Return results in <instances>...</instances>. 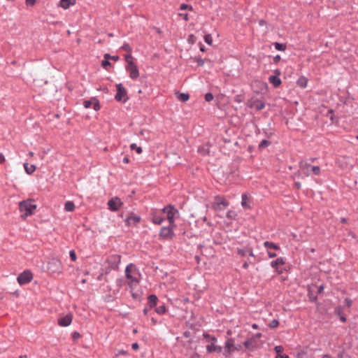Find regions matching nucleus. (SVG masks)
Masks as SVG:
<instances>
[{
	"label": "nucleus",
	"mask_w": 358,
	"mask_h": 358,
	"mask_svg": "<svg viewBox=\"0 0 358 358\" xmlns=\"http://www.w3.org/2000/svg\"><path fill=\"white\" fill-rule=\"evenodd\" d=\"M251 106H254L257 110H262L265 107V103L262 101L256 99L253 101Z\"/></svg>",
	"instance_id": "26"
},
{
	"label": "nucleus",
	"mask_w": 358,
	"mask_h": 358,
	"mask_svg": "<svg viewBox=\"0 0 358 358\" xmlns=\"http://www.w3.org/2000/svg\"><path fill=\"white\" fill-rule=\"evenodd\" d=\"M73 320V315L71 313L58 319V324L61 327H68Z\"/></svg>",
	"instance_id": "16"
},
{
	"label": "nucleus",
	"mask_w": 358,
	"mask_h": 358,
	"mask_svg": "<svg viewBox=\"0 0 358 358\" xmlns=\"http://www.w3.org/2000/svg\"><path fill=\"white\" fill-rule=\"evenodd\" d=\"M273 73H274L273 76H278V77H279L280 76V74H281V71H280V69H275L273 71Z\"/></svg>",
	"instance_id": "63"
},
{
	"label": "nucleus",
	"mask_w": 358,
	"mask_h": 358,
	"mask_svg": "<svg viewBox=\"0 0 358 358\" xmlns=\"http://www.w3.org/2000/svg\"><path fill=\"white\" fill-rule=\"evenodd\" d=\"M338 358H349V357L344 352H341L338 354Z\"/></svg>",
	"instance_id": "55"
},
{
	"label": "nucleus",
	"mask_w": 358,
	"mask_h": 358,
	"mask_svg": "<svg viewBox=\"0 0 358 358\" xmlns=\"http://www.w3.org/2000/svg\"><path fill=\"white\" fill-rule=\"evenodd\" d=\"M120 261H121V256L119 255H110L106 259V262L108 263L110 269H113V270L118 269V266L120 263Z\"/></svg>",
	"instance_id": "11"
},
{
	"label": "nucleus",
	"mask_w": 358,
	"mask_h": 358,
	"mask_svg": "<svg viewBox=\"0 0 358 358\" xmlns=\"http://www.w3.org/2000/svg\"><path fill=\"white\" fill-rule=\"evenodd\" d=\"M141 221V217L139 215H135L134 213H131L125 220L124 223L127 227H136Z\"/></svg>",
	"instance_id": "9"
},
{
	"label": "nucleus",
	"mask_w": 358,
	"mask_h": 358,
	"mask_svg": "<svg viewBox=\"0 0 358 358\" xmlns=\"http://www.w3.org/2000/svg\"><path fill=\"white\" fill-rule=\"evenodd\" d=\"M271 144V142L266 140V139H264L261 141V143L259 144L258 145V149L259 150H262L263 149H264L265 148L268 147V145H270Z\"/></svg>",
	"instance_id": "31"
},
{
	"label": "nucleus",
	"mask_w": 358,
	"mask_h": 358,
	"mask_svg": "<svg viewBox=\"0 0 358 358\" xmlns=\"http://www.w3.org/2000/svg\"><path fill=\"white\" fill-rule=\"evenodd\" d=\"M273 45L275 46V48L279 51H284L287 48V45L285 43H280L275 42L273 43Z\"/></svg>",
	"instance_id": "33"
},
{
	"label": "nucleus",
	"mask_w": 358,
	"mask_h": 358,
	"mask_svg": "<svg viewBox=\"0 0 358 358\" xmlns=\"http://www.w3.org/2000/svg\"><path fill=\"white\" fill-rule=\"evenodd\" d=\"M227 217L230 219V220H236V216H237V214L235 211L234 210H229L227 213Z\"/></svg>",
	"instance_id": "36"
},
{
	"label": "nucleus",
	"mask_w": 358,
	"mask_h": 358,
	"mask_svg": "<svg viewBox=\"0 0 358 358\" xmlns=\"http://www.w3.org/2000/svg\"><path fill=\"white\" fill-rule=\"evenodd\" d=\"M124 59H125L126 62L127 63V65H129L130 62H134V58L132 57L131 53H128L127 55H126L124 57Z\"/></svg>",
	"instance_id": "41"
},
{
	"label": "nucleus",
	"mask_w": 358,
	"mask_h": 358,
	"mask_svg": "<svg viewBox=\"0 0 358 358\" xmlns=\"http://www.w3.org/2000/svg\"><path fill=\"white\" fill-rule=\"evenodd\" d=\"M285 262L284 260V258L279 257V258H277L275 260L271 262V265L272 268H275L279 273H281L282 271H278V266L280 265H283V264H285Z\"/></svg>",
	"instance_id": "20"
},
{
	"label": "nucleus",
	"mask_w": 358,
	"mask_h": 358,
	"mask_svg": "<svg viewBox=\"0 0 358 358\" xmlns=\"http://www.w3.org/2000/svg\"><path fill=\"white\" fill-rule=\"evenodd\" d=\"M195 60L197 62L198 66H203L204 60L202 58L198 57V58H196Z\"/></svg>",
	"instance_id": "51"
},
{
	"label": "nucleus",
	"mask_w": 358,
	"mask_h": 358,
	"mask_svg": "<svg viewBox=\"0 0 358 358\" xmlns=\"http://www.w3.org/2000/svg\"><path fill=\"white\" fill-rule=\"evenodd\" d=\"M177 98L178 100L185 102L189 99V94L188 93H179L176 92Z\"/></svg>",
	"instance_id": "29"
},
{
	"label": "nucleus",
	"mask_w": 358,
	"mask_h": 358,
	"mask_svg": "<svg viewBox=\"0 0 358 358\" xmlns=\"http://www.w3.org/2000/svg\"><path fill=\"white\" fill-rule=\"evenodd\" d=\"M187 41L189 43H192L193 44L195 41H196V37L194 34H190L188 36V38H187Z\"/></svg>",
	"instance_id": "49"
},
{
	"label": "nucleus",
	"mask_w": 358,
	"mask_h": 358,
	"mask_svg": "<svg viewBox=\"0 0 358 358\" xmlns=\"http://www.w3.org/2000/svg\"><path fill=\"white\" fill-rule=\"evenodd\" d=\"M174 235L173 228L167 227L161 228L159 234V238L164 240H171L173 238Z\"/></svg>",
	"instance_id": "13"
},
{
	"label": "nucleus",
	"mask_w": 358,
	"mask_h": 358,
	"mask_svg": "<svg viewBox=\"0 0 358 358\" xmlns=\"http://www.w3.org/2000/svg\"><path fill=\"white\" fill-rule=\"evenodd\" d=\"M255 342V338L254 336L250 338L247 339L243 343V345L248 350H252L254 348L253 343Z\"/></svg>",
	"instance_id": "24"
},
{
	"label": "nucleus",
	"mask_w": 358,
	"mask_h": 358,
	"mask_svg": "<svg viewBox=\"0 0 358 358\" xmlns=\"http://www.w3.org/2000/svg\"><path fill=\"white\" fill-rule=\"evenodd\" d=\"M204 41H205L207 44H208V45H212V43H213V38H212L211 34H206V35L204 36Z\"/></svg>",
	"instance_id": "37"
},
{
	"label": "nucleus",
	"mask_w": 358,
	"mask_h": 358,
	"mask_svg": "<svg viewBox=\"0 0 358 358\" xmlns=\"http://www.w3.org/2000/svg\"><path fill=\"white\" fill-rule=\"evenodd\" d=\"M268 255L270 258H274L277 256V254L273 252L268 251Z\"/></svg>",
	"instance_id": "62"
},
{
	"label": "nucleus",
	"mask_w": 358,
	"mask_h": 358,
	"mask_svg": "<svg viewBox=\"0 0 358 358\" xmlns=\"http://www.w3.org/2000/svg\"><path fill=\"white\" fill-rule=\"evenodd\" d=\"M131 348L133 350H137L139 349V345L138 343H134L132 345H131Z\"/></svg>",
	"instance_id": "61"
},
{
	"label": "nucleus",
	"mask_w": 358,
	"mask_h": 358,
	"mask_svg": "<svg viewBox=\"0 0 358 358\" xmlns=\"http://www.w3.org/2000/svg\"><path fill=\"white\" fill-rule=\"evenodd\" d=\"M80 337V334L78 331H74L72 334V338L73 340H77Z\"/></svg>",
	"instance_id": "52"
},
{
	"label": "nucleus",
	"mask_w": 358,
	"mask_h": 358,
	"mask_svg": "<svg viewBox=\"0 0 358 358\" xmlns=\"http://www.w3.org/2000/svg\"><path fill=\"white\" fill-rule=\"evenodd\" d=\"M129 353L127 350H119L118 352H117V355H128Z\"/></svg>",
	"instance_id": "54"
},
{
	"label": "nucleus",
	"mask_w": 358,
	"mask_h": 358,
	"mask_svg": "<svg viewBox=\"0 0 358 358\" xmlns=\"http://www.w3.org/2000/svg\"><path fill=\"white\" fill-rule=\"evenodd\" d=\"M264 246L267 249H273L275 250H278L280 249V246L273 242L265 241L264 243Z\"/></svg>",
	"instance_id": "28"
},
{
	"label": "nucleus",
	"mask_w": 358,
	"mask_h": 358,
	"mask_svg": "<svg viewBox=\"0 0 358 358\" xmlns=\"http://www.w3.org/2000/svg\"><path fill=\"white\" fill-rule=\"evenodd\" d=\"M107 204L108 208L110 210L113 212H116L123 205V203L122 202L121 199L119 197L115 196L110 199L108 201Z\"/></svg>",
	"instance_id": "10"
},
{
	"label": "nucleus",
	"mask_w": 358,
	"mask_h": 358,
	"mask_svg": "<svg viewBox=\"0 0 358 358\" xmlns=\"http://www.w3.org/2000/svg\"><path fill=\"white\" fill-rule=\"evenodd\" d=\"M36 0H25L26 4L27 6H33L35 5Z\"/></svg>",
	"instance_id": "53"
},
{
	"label": "nucleus",
	"mask_w": 358,
	"mask_h": 358,
	"mask_svg": "<svg viewBox=\"0 0 358 358\" xmlns=\"http://www.w3.org/2000/svg\"><path fill=\"white\" fill-rule=\"evenodd\" d=\"M33 274L29 270H25L17 276V282L20 285H25L31 281Z\"/></svg>",
	"instance_id": "7"
},
{
	"label": "nucleus",
	"mask_w": 358,
	"mask_h": 358,
	"mask_svg": "<svg viewBox=\"0 0 358 358\" xmlns=\"http://www.w3.org/2000/svg\"><path fill=\"white\" fill-rule=\"evenodd\" d=\"M130 149L131 150H136L138 154H141L143 152L142 148L140 146H138L136 143H131L130 145Z\"/></svg>",
	"instance_id": "35"
},
{
	"label": "nucleus",
	"mask_w": 358,
	"mask_h": 358,
	"mask_svg": "<svg viewBox=\"0 0 358 358\" xmlns=\"http://www.w3.org/2000/svg\"><path fill=\"white\" fill-rule=\"evenodd\" d=\"M352 304V301L350 298H345L344 300V306L350 308Z\"/></svg>",
	"instance_id": "48"
},
{
	"label": "nucleus",
	"mask_w": 358,
	"mask_h": 358,
	"mask_svg": "<svg viewBox=\"0 0 358 358\" xmlns=\"http://www.w3.org/2000/svg\"><path fill=\"white\" fill-rule=\"evenodd\" d=\"M214 98L213 94L211 92H208L205 94V100L207 102L211 101Z\"/></svg>",
	"instance_id": "46"
},
{
	"label": "nucleus",
	"mask_w": 358,
	"mask_h": 358,
	"mask_svg": "<svg viewBox=\"0 0 358 358\" xmlns=\"http://www.w3.org/2000/svg\"><path fill=\"white\" fill-rule=\"evenodd\" d=\"M242 348H243V345H241V344H238V345H235V347H234V352L235 351H241L242 350Z\"/></svg>",
	"instance_id": "56"
},
{
	"label": "nucleus",
	"mask_w": 358,
	"mask_h": 358,
	"mask_svg": "<svg viewBox=\"0 0 358 358\" xmlns=\"http://www.w3.org/2000/svg\"><path fill=\"white\" fill-rule=\"evenodd\" d=\"M151 221L155 224H161L165 220L163 216V213L161 210L157 209H152L150 213Z\"/></svg>",
	"instance_id": "8"
},
{
	"label": "nucleus",
	"mask_w": 358,
	"mask_h": 358,
	"mask_svg": "<svg viewBox=\"0 0 358 358\" xmlns=\"http://www.w3.org/2000/svg\"><path fill=\"white\" fill-rule=\"evenodd\" d=\"M268 81L275 88L278 87L282 83L280 78L275 76H270Z\"/></svg>",
	"instance_id": "19"
},
{
	"label": "nucleus",
	"mask_w": 358,
	"mask_h": 358,
	"mask_svg": "<svg viewBox=\"0 0 358 358\" xmlns=\"http://www.w3.org/2000/svg\"><path fill=\"white\" fill-rule=\"evenodd\" d=\"M25 171L27 174H32L36 170V166L33 164H29L28 163L24 164Z\"/></svg>",
	"instance_id": "27"
},
{
	"label": "nucleus",
	"mask_w": 358,
	"mask_h": 358,
	"mask_svg": "<svg viewBox=\"0 0 358 358\" xmlns=\"http://www.w3.org/2000/svg\"><path fill=\"white\" fill-rule=\"evenodd\" d=\"M308 80L305 76H301L296 80V85L302 89H304L307 87Z\"/></svg>",
	"instance_id": "22"
},
{
	"label": "nucleus",
	"mask_w": 358,
	"mask_h": 358,
	"mask_svg": "<svg viewBox=\"0 0 358 358\" xmlns=\"http://www.w3.org/2000/svg\"><path fill=\"white\" fill-rule=\"evenodd\" d=\"M76 4V0H60L59 6L64 9H68L70 6Z\"/></svg>",
	"instance_id": "23"
},
{
	"label": "nucleus",
	"mask_w": 358,
	"mask_h": 358,
	"mask_svg": "<svg viewBox=\"0 0 358 358\" xmlns=\"http://www.w3.org/2000/svg\"><path fill=\"white\" fill-rule=\"evenodd\" d=\"M158 298L155 294H150L148 296V305L149 308L151 309L157 305Z\"/></svg>",
	"instance_id": "18"
},
{
	"label": "nucleus",
	"mask_w": 358,
	"mask_h": 358,
	"mask_svg": "<svg viewBox=\"0 0 358 358\" xmlns=\"http://www.w3.org/2000/svg\"><path fill=\"white\" fill-rule=\"evenodd\" d=\"M37 206L34 203V200L27 199L19 203V209L20 212L24 213L21 215L22 219L34 214Z\"/></svg>",
	"instance_id": "1"
},
{
	"label": "nucleus",
	"mask_w": 358,
	"mask_h": 358,
	"mask_svg": "<svg viewBox=\"0 0 358 358\" xmlns=\"http://www.w3.org/2000/svg\"><path fill=\"white\" fill-rule=\"evenodd\" d=\"M281 59V57L279 55H277L276 56L273 57V62L275 64H278Z\"/></svg>",
	"instance_id": "58"
},
{
	"label": "nucleus",
	"mask_w": 358,
	"mask_h": 358,
	"mask_svg": "<svg viewBox=\"0 0 358 358\" xmlns=\"http://www.w3.org/2000/svg\"><path fill=\"white\" fill-rule=\"evenodd\" d=\"M203 337L206 340V342L210 343L209 345H206V351L208 353H212V352L221 353V352H222V350H223L222 347L216 345L217 339L215 336H212L206 332H204L203 334Z\"/></svg>",
	"instance_id": "2"
},
{
	"label": "nucleus",
	"mask_w": 358,
	"mask_h": 358,
	"mask_svg": "<svg viewBox=\"0 0 358 358\" xmlns=\"http://www.w3.org/2000/svg\"><path fill=\"white\" fill-rule=\"evenodd\" d=\"M278 325H279V321L278 320L274 319L271 321L268 326L270 328L274 329V328L278 327Z\"/></svg>",
	"instance_id": "42"
},
{
	"label": "nucleus",
	"mask_w": 358,
	"mask_h": 358,
	"mask_svg": "<svg viewBox=\"0 0 358 358\" xmlns=\"http://www.w3.org/2000/svg\"><path fill=\"white\" fill-rule=\"evenodd\" d=\"M235 345H236V343H235L234 338H227L224 343V352H222L223 355L227 357L229 356L230 355H231L234 352V349Z\"/></svg>",
	"instance_id": "12"
},
{
	"label": "nucleus",
	"mask_w": 358,
	"mask_h": 358,
	"mask_svg": "<svg viewBox=\"0 0 358 358\" xmlns=\"http://www.w3.org/2000/svg\"><path fill=\"white\" fill-rule=\"evenodd\" d=\"M125 69L129 73V77L132 80H136L139 77V70L134 62H130L129 65L126 66Z\"/></svg>",
	"instance_id": "14"
},
{
	"label": "nucleus",
	"mask_w": 358,
	"mask_h": 358,
	"mask_svg": "<svg viewBox=\"0 0 358 358\" xmlns=\"http://www.w3.org/2000/svg\"><path fill=\"white\" fill-rule=\"evenodd\" d=\"M155 312L159 315H163L166 313V308L164 304L155 308Z\"/></svg>",
	"instance_id": "34"
},
{
	"label": "nucleus",
	"mask_w": 358,
	"mask_h": 358,
	"mask_svg": "<svg viewBox=\"0 0 358 358\" xmlns=\"http://www.w3.org/2000/svg\"><path fill=\"white\" fill-rule=\"evenodd\" d=\"M323 289H324L323 285H321L319 287H317V294H321L323 292Z\"/></svg>",
	"instance_id": "59"
},
{
	"label": "nucleus",
	"mask_w": 358,
	"mask_h": 358,
	"mask_svg": "<svg viewBox=\"0 0 358 358\" xmlns=\"http://www.w3.org/2000/svg\"><path fill=\"white\" fill-rule=\"evenodd\" d=\"M247 248H237V254L241 257H245L247 255Z\"/></svg>",
	"instance_id": "39"
},
{
	"label": "nucleus",
	"mask_w": 358,
	"mask_h": 358,
	"mask_svg": "<svg viewBox=\"0 0 358 358\" xmlns=\"http://www.w3.org/2000/svg\"><path fill=\"white\" fill-rule=\"evenodd\" d=\"M162 211L163 214L166 215V219L168 220L169 224H173V220L176 215H179V211L176 209L173 205L169 204L164 206Z\"/></svg>",
	"instance_id": "3"
},
{
	"label": "nucleus",
	"mask_w": 358,
	"mask_h": 358,
	"mask_svg": "<svg viewBox=\"0 0 358 358\" xmlns=\"http://www.w3.org/2000/svg\"><path fill=\"white\" fill-rule=\"evenodd\" d=\"M275 358H289V357L287 355H276Z\"/></svg>",
	"instance_id": "64"
},
{
	"label": "nucleus",
	"mask_w": 358,
	"mask_h": 358,
	"mask_svg": "<svg viewBox=\"0 0 358 358\" xmlns=\"http://www.w3.org/2000/svg\"><path fill=\"white\" fill-rule=\"evenodd\" d=\"M48 270L52 273H60L62 271V263L59 259L52 258L48 262Z\"/></svg>",
	"instance_id": "6"
},
{
	"label": "nucleus",
	"mask_w": 358,
	"mask_h": 358,
	"mask_svg": "<svg viewBox=\"0 0 358 358\" xmlns=\"http://www.w3.org/2000/svg\"><path fill=\"white\" fill-rule=\"evenodd\" d=\"M93 105L94 110L98 111L100 110L99 101L96 97H92L90 100H85L83 101V106L85 108H89Z\"/></svg>",
	"instance_id": "15"
},
{
	"label": "nucleus",
	"mask_w": 358,
	"mask_h": 358,
	"mask_svg": "<svg viewBox=\"0 0 358 358\" xmlns=\"http://www.w3.org/2000/svg\"><path fill=\"white\" fill-rule=\"evenodd\" d=\"M313 166L308 161H301L299 162V167L303 171L304 174L308 176L310 174L309 169L312 168Z\"/></svg>",
	"instance_id": "17"
},
{
	"label": "nucleus",
	"mask_w": 358,
	"mask_h": 358,
	"mask_svg": "<svg viewBox=\"0 0 358 358\" xmlns=\"http://www.w3.org/2000/svg\"><path fill=\"white\" fill-rule=\"evenodd\" d=\"M69 255L71 261L75 262L77 259L76 254L74 250H71L69 252Z\"/></svg>",
	"instance_id": "50"
},
{
	"label": "nucleus",
	"mask_w": 358,
	"mask_h": 358,
	"mask_svg": "<svg viewBox=\"0 0 358 358\" xmlns=\"http://www.w3.org/2000/svg\"><path fill=\"white\" fill-rule=\"evenodd\" d=\"M334 313L336 315H337L340 317V320L341 322H346V317L343 315L341 307L336 308Z\"/></svg>",
	"instance_id": "30"
},
{
	"label": "nucleus",
	"mask_w": 358,
	"mask_h": 358,
	"mask_svg": "<svg viewBox=\"0 0 358 358\" xmlns=\"http://www.w3.org/2000/svg\"><path fill=\"white\" fill-rule=\"evenodd\" d=\"M64 209L68 212L73 211L75 209V205L72 201H67L65 203Z\"/></svg>",
	"instance_id": "32"
},
{
	"label": "nucleus",
	"mask_w": 358,
	"mask_h": 358,
	"mask_svg": "<svg viewBox=\"0 0 358 358\" xmlns=\"http://www.w3.org/2000/svg\"><path fill=\"white\" fill-rule=\"evenodd\" d=\"M121 48L122 50H124V51L127 52L128 53H131L132 52V48H131V46L129 45V43H124L123 45L121 47Z\"/></svg>",
	"instance_id": "38"
},
{
	"label": "nucleus",
	"mask_w": 358,
	"mask_h": 358,
	"mask_svg": "<svg viewBox=\"0 0 358 358\" xmlns=\"http://www.w3.org/2000/svg\"><path fill=\"white\" fill-rule=\"evenodd\" d=\"M250 199L246 194H243L241 196V205L245 209H250L251 206L248 204Z\"/></svg>",
	"instance_id": "25"
},
{
	"label": "nucleus",
	"mask_w": 358,
	"mask_h": 358,
	"mask_svg": "<svg viewBox=\"0 0 358 358\" xmlns=\"http://www.w3.org/2000/svg\"><path fill=\"white\" fill-rule=\"evenodd\" d=\"M308 297H309V300L312 302H314V301H316L317 299V295H314L312 292L309 289L308 290Z\"/></svg>",
	"instance_id": "45"
},
{
	"label": "nucleus",
	"mask_w": 358,
	"mask_h": 358,
	"mask_svg": "<svg viewBox=\"0 0 358 358\" xmlns=\"http://www.w3.org/2000/svg\"><path fill=\"white\" fill-rule=\"evenodd\" d=\"M229 205V201H227L223 196H216L215 197L214 202L212 203V208L215 211H220L227 208Z\"/></svg>",
	"instance_id": "5"
},
{
	"label": "nucleus",
	"mask_w": 358,
	"mask_h": 358,
	"mask_svg": "<svg viewBox=\"0 0 358 358\" xmlns=\"http://www.w3.org/2000/svg\"><path fill=\"white\" fill-rule=\"evenodd\" d=\"M101 66L107 70L108 67L111 66V63L109 62V60L103 59L101 62Z\"/></svg>",
	"instance_id": "40"
},
{
	"label": "nucleus",
	"mask_w": 358,
	"mask_h": 358,
	"mask_svg": "<svg viewBox=\"0 0 358 358\" xmlns=\"http://www.w3.org/2000/svg\"><path fill=\"white\" fill-rule=\"evenodd\" d=\"M180 10H193V7L191 5H189V4L182 3L180 6Z\"/></svg>",
	"instance_id": "43"
},
{
	"label": "nucleus",
	"mask_w": 358,
	"mask_h": 358,
	"mask_svg": "<svg viewBox=\"0 0 358 358\" xmlns=\"http://www.w3.org/2000/svg\"><path fill=\"white\" fill-rule=\"evenodd\" d=\"M116 90L117 92L115 96V99L117 101L125 103L129 100L127 90L124 87L122 83L116 85Z\"/></svg>",
	"instance_id": "4"
},
{
	"label": "nucleus",
	"mask_w": 358,
	"mask_h": 358,
	"mask_svg": "<svg viewBox=\"0 0 358 358\" xmlns=\"http://www.w3.org/2000/svg\"><path fill=\"white\" fill-rule=\"evenodd\" d=\"M234 101L237 103H241L242 101L241 95H236L234 97Z\"/></svg>",
	"instance_id": "60"
},
{
	"label": "nucleus",
	"mask_w": 358,
	"mask_h": 358,
	"mask_svg": "<svg viewBox=\"0 0 358 358\" xmlns=\"http://www.w3.org/2000/svg\"><path fill=\"white\" fill-rule=\"evenodd\" d=\"M311 171L313 174L315 176H318L320 173V167L319 166H313L311 168Z\"/></svg>",
	"instance_id": "44"
},
{
	"label": "nucleus",
	"mask_w": 358,
	"mask_h": 358,
	"mask_svg": "<svg viewBox=\"0 0 358 358\" xmlns=\"http://www.w3.org/2000/svg\"><path fill=\"white\" fill-rule=\"evenodd\" d=\"M275 352L277 353V355H280L284 350V348L282 345H277L274 348Z\"/></svg>",
	"instance_id": "47"
},
{
	"label": "nucleus",
	"mask_w": 358,
	"mask_h": 358,
	"mask_svg": "<svg viewBox=\"0 0 358 358\" xmlns=\"http://www.w3.org/2000/svg\"><path fill=\"white\" fill-rule=\"evenodd\" d=\"M247 251H248L247 253L249 255V256L252 257H255V255L253 253V250L252 248L247 247Z\"/></svg>",
	"instance_id": "57"
},
{
	"label": "nucleus",
	"mask_w": 358,
	"mask_h": 358,
	"mask_svg": "<svg viewBox=\"0 0 358 358\" xmlns=\"http://www.w3.org/2000/svg\"><path fill=\"white\" fill-rule=\"evenodd\" d=\"M134 268V266L133 264H130L129 265H128L127 267H126V269H125V275H126V277L131 280V282H138V280L136 278H134L131 275V268Z\"/></svg>",
	"instance_id": "21"
}]
</instances>
